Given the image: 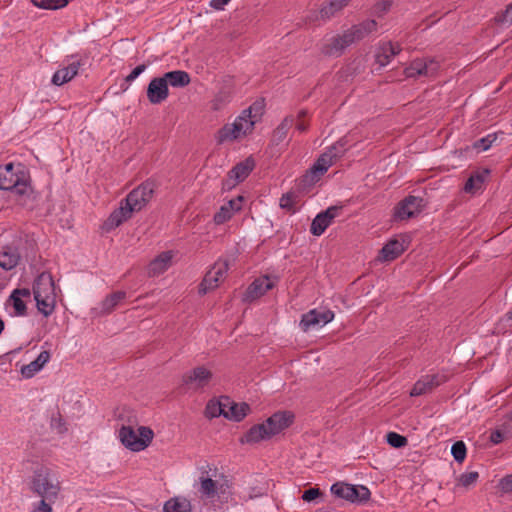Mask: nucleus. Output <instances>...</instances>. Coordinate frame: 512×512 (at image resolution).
Segmentation results:
<instances>
[{
    "instance_id": "obj_18",
    "label": "nucleus",
    "mask_w": 512,
    "mask_h": 512,
    "mask_svg": "<svg viewBox=\"0 0 512 512\" xmlns=\"http://www.w3.org/2000/svg\"><path fill=\"white\" fill-rule=\"evenodd\" d=\"M275 286V282L267 275L255 279L245 292V300L253 301L263 296Z\"/></svg>"
},
{
    "instance_id": "obj_30",
    "label": "nucleus",
    "mask_w": 512,
    "mask_h": 512,
    "mask_svg": "<svg viewBox=\"0 0 512 512\" xmlns=\"http://www.w3.org/2000/svg\"><path fill=\"white\" fill-rule=\"evenodd\" d=\"M241 128H239L235 121L232 124L224 125L216 135L217 143L223 144L228 141H234L242 137L240 134Z\"/></svg>"
},
{
    "instance_id": "obj_52",
    "label": "nucleus",
    "mask_w": 512,
    "mask_h": 512,
    "mask_svg": "<svg viewBox=\"0 0 512 512\" xmlns=\"http://www.w3.org/2000/svg\"><path fill=\"white\" fill-rule=\"evenodd\" d=\"M341 210V207L338 206H331L328 207L325 211L320 212L319 214L327 220V223L330 225L334 218H336L339 215V212Z\"/></svg>"
},
{
    "instance_id": "obj_6",
    "label": "nucleus",
    "mask_w": 512,
    "mask_h": 512,
    "mask_svg": "<svg viewBox=\"0 0 512 512\" xmlns=\"http://www.w3.org/2000/svg\"><path fill=\"white\" fill-rule=\"evenodd\" d=\"M228 270L229 261L222 258L218 259L199 284V294L205 295L209 291L217 288L219 284L224 281Z\"/></svg>"
},
{
    "instance_id": "obj_16",
    "label": "nucleus",
    "mask_w": 512,
    "mask_h": 512,
    "mask_svg": "<svg viewBox=\"0 0 512 512\" xmlns=\"http://www.w3.org/2000/svg\"><path fill=\"white\" fill-rule=\"evenodd\" d=\"M146 95L148 101L153 105L164 102L169 96V88L163 77L151 79L147 86Z\"/></svg>"
},
{
    "instance_id": "obj_56",
    "label": "nucleus",
    "mask_w": 512,
    "mask_h": 512,
    "mask_svg": "<svg viewBox=\"0 0 512 512\" xmlns=\"http://www.w3.org/2000/svg\"><path fill=\"white\" fill-rule=\"evenodd\" d=\"M243 196H237L234 199L229 200L225 205L233 213L238 212L242 208Z\"/></svg>"
},
{
    "instance_id": "obj_24",
    "label": "nucleus",
    "mask_w": 512,
    "mask_h": 512,
    "mask_svg": "<svg viewBox=\"0 0 512 512\" xmlns=\"http://www.w3.org/2000/svg\"><path fill=\"white\" fill-rule=\"evenodd\" d=\"M51 354L49 351H42L38 357L27 365H23L21 368V374L24 378H32L37 372H39L44 365L49 362Z\"/></svg>"
},
{
    "instance_id": "obj_13",
    "label": "nucleus",
    "mask_w": 512,
    "mask_h": 512,
    "mask_svg": "<svg viewBox=\"0 0 512 512\" xmlns=\"http://www.w3.org/2000/svg\"><path fill=\"white\" fill-rule=\"evenodd\" d=\"M447 381L448 376L444 373L424 375L413 385V388L410 391V395L413 397L424 395L433 391L435 388L446 383Z\"/></svg>"
},
{
    "instance_id": "obj_27",
    "label": "nucleus",
    "mask_w": 512,
    "mask_h": 512,
    "mask_svg": "<svg viewBox=\"0 0 512 512\" xmlns=\"http://www.w3.org/2000/svg\"><path fill=\"white\" fill-rule=\"evenodd\" d=\"M405 248L402 242L398 241L397 239H393L388 241L383 248L381 249V260L383 261H392L399 257L403 252Z\"/></svg>"
},
{
    "instance_id": "obj_7",
    "label": "nucleus",
    "mask_w": 512,
    "mask_h": 512,
    "mask_svg": "<svg viewBox=\"0 0 512 512\" xmlns=\"http://www.w3.org/2000/svg\"><path fill=\"white\" fill-rule=\"evenodd\" d=\"M155 184L151 181H145L134 188L125 198L124 204L128 211L138 212L144 208L153 197Z\"/></svg>"
},
{
    "instance_id": "obj_33",
    "label": "nucleus",
    "mask_w": 512,
    "mask_h": 512,
    "mask_svg": "<svg viewBox=\"0 0 512 512\" xmlns=\"http://www.w3.org/2000/svg\"><path fill=\"white\" fill-rule=\"evenodd\" d=\"M489 171L485 170L484 172H476L472 174L466 181L464 185V191L466 193L474 194L477 191H479L483 183L485 181L486 176L488 175Z\"/></svg>"
},
{
    "instance_id": "obj_11",
    "label": "nucleus",
    "mask_w": 512,
    "mask_h": 512,
    "mask_svg": "<svg viewBox=\"0 0 512 512\" xmlns=\"http://www.w3.org/2000/svg\"><path fill=\"white\" fill-rule=\"evenodd\" d=\"M352 34L349 28L343 34L331 37L321 46V53L326 56L341 55L346 47L357 41Z\"/></svg>"
},
{
    "instance_id": "obj_3",
    "label": "nucleus",
    "mask_w": 512,
    "mask_h": 512,
    "mask_svg": "<svg viewBox=\"0 0 512 512\" xmlns=\"http://www.w3.org/2000/svg\"><path fill=\"white\" fill-rule=\"evenodd\" d=\"M33 493L49 502H54L60 491V483L56 474L48 467L37 468L30 481Z\"/></svg>"
},
{
    "instance_id": "obj_45",
    "label": "nucleus",
    "mask_w": 512,
    "mask_h": 512,
    "mask_svg": "<svg viewBox=\"0 0 512 512\" xmlns=\"http://www.w3.org/2000/svg\"><path fill=\"white\" fill-rule=\"evenodd\" d=\"M9 302L14 308L15 315L17 316H25L27 313L26 303L20 297H17L13 293H11L9 297Z\"/></svg>"
},
{
    "instance_id": "obj_51",
    "label": "nucleus",
    "mask_w": 512,
    "mask_h": 512,
    "mask_svg": "<svg viewBox=\"0 0 512 512\" xmlns=\"http://www.w3.org/2000/svg\"><path fill=\"white\" fill-rule=\"evenodd\" d=\"M264 105L261 102L253 103L248 109L243 110L247 115L253 117L256 121L259 120L261 115L263 114Z\"/></svg>"
},
{
    "instance_id": "obj_26",
    "label": "nucleus",
    "mask_w": 512,
    "mask_h": 512,
    "mask_svg": "<svg viewBox=\"0 0 512 512\" xmlns=\"http://www.w3.org/2000/svg\"><path fill=\"white\" fill-rule=\"evenodd\" d=\"M162 77L167 83V87L170 85L174 88H183L187 86L191 81L190 75L183 70L169 71L165 73Z\"/></svg>"
},
{
    "instance_id": "obj_44",
    "label": "nucleus",
    "mask_w": 512,
    "mask_h": 512,
    "mask_svg": "<svg viewBox=\"0 0 512 512\" xmlns=\"http://www.w3.org/2000/svg\"><path fill=\"white\" fill-rule=\"evenodd\" d=\"M328 226L329 224L327 223V220H325L320 214H318L311 223L310 232L314 236H320L324 233Z\"/></svg>"
},
{
    "instance_id": "obj_12",
    "label": "nucleus",
    "mask_w": 512,
    "mask_h": 512,
    "mask_svg": "<svg viewBox=\"0 0 512 512\" xmlns=\"http://www.w3.org/2000/svg\"><path fill=\"white\" fill-rule=\"evenodd\" d=\"M352 34L349 28L343 34L331 37L321 46V53L326 56L341 55L346 47L357 41Z\"/></svg>"
},
{
    "instance_id": "obj_14",
    "label": "nucleus",
    "mask_w": 512,
    "mask_h": 512,
    "mask_svg": "<svg viewBox=\"0 0 512 512\" xmlns=\"http://www.w3.org/2000/svg\"><path fill=\"white\" fill-rule=\"evenodd\" d=\"M423 206L422 198L409 195L400 201L395 207L394 217L398 220L409 219L420 213Z\"/></svg>"
},
{
    "instance_id": "obj_34",
    "label": "nucleus",
    "mask_w": 512,
    "mask_h": 512,
    "mask_svg": "<svg viewBox=\"0 0 512 512\" xmlns=\"http://www.w3.org/2000/svg\"><path fill=\"white\" fill-rule=\"evenodd\" d=\"M125 298L126 293L124 291H116L107 295L101 302V312L104 314L111 313L114 308Z\"/></svg>"
},
{
    "instance_id": "obj_60",
    "label": "nucleus",
    "mask_w": 512,
    "mask_h": 512,
    "mask_svg": "<svg viewBox=\"0 0 512 512\" xmlns=\"http://www.w3.org/2000/svg\"><path fill=\"white\" fill-rule=\"evenodd\" d=\"M239 182H236V179L231 177L229 174L225 180L222 182V189L224 191H229L234 188Z\"/></svg>"
},
{
    "instance_id": "obj_46",
    "label": "nucleus",
    "mask_w": 512,
    "mask_h": 512,
    "mask_svg": "<svg viewBox=\"0 0 512 512\" xmlns=\"http://www.w3.org/2000/svg\"><path fill=\"white\" fill-rule=\"evenodd\" d=\"M466 452V446L463 441H457L452 445L451 453L457 462L461 463L464 461Z\"/></svg>"
},
{
    "instance_id": "obj_58",
    "label": "nucleus",
    "mask_w": 512,
    "mask_h": 512,
    "mask_svg": "<svg viewBox=\"0 0 512 512\" xmlns=\"http://www.w3.org/2000/svg\"><path fill=\"white\" fill-rule=\"evenodd\" d=\"M47 499H41L38 505L34 508L33 512H52V507Z\"/></svg>"
},
{
    "instance_id": "obj_47",
    "label": "nucleus",
    "mask_w": 512,
    "mask_h": 512,
    "mask_svg": "<svg viewBox=\"0 0 512 512\" xmlns=\"http://www.w3.org/2000/svg\"><path fill=\"white\" fill-rule=\"evenodd\" d=\"M234 213L228 209L226 205H222L218 212L214 215V222L217 225L224 224L232 218Z\"/></svg>"
},
{
    "instance_id": "obj_25",
    "label": "nucleus",
    "mask_w": 512,
    "mask_h": 512,
    "mask_svg": "<svg viewBox=\"0 0 512 512\" xmlns=\"http://www.w3.org/2000/svg\"><path fill=\"white\" fill-rule=\"evenodd\" d=\"M255 167L252 157L246 158L244 161L236 164L230 171L229 175L236 179V182L244 181Z\"/></svg>"
},
{
    "instance_id": "obj_62",
    "label": "nucleus",
    "mask_w": 512,
    "mask_h": 512,
    "mask_svg": "<svg viewBox=\"0 0 512 512\" xmlns=\"http://www.w3.org/2000/svg\"><path fill=\"white\" fill-rule=\"evenodd\" d=\"M501 22H512V3L506 8V10L499 17Z\"/></svg>"
},
{
    "instance_id": "obj_61",
    "label": "nucleus",
    "mask_w": 512,
    "mask_h": 512,
    "mask_svg": "<svg viewBox=\"0 0 512 512\" xmlns=\"http://www.w3.org/2000/svg\"><path fill=\"white\" fill-rule=\"evenodd\" d=\"M505 434L501 430H495L490 434V441L493 444H499L504 440Z\"/></svg>"
},
{
    "instance_id": "obj_41",
    "label": "nucleus",
    "mask_w": 512,
    "mask_h": 512,
    "mask_svg": "<svg viewBox=\"0 0 512 512\" xmlns=\"http://www.w3.org/2000/svg\"><path fill=\"white\" fill-rule=\"evenodd\" d=\"M503 134V132L488 134L485 137L475 141L473 147L478 151H486L493 145V143L496 142L498 136Z\"/></svg>"
},
{
    "instance_id": "obj_20",
    "label": "nucleus",
    "mask_w": 512,
    "mask_h": 512,
    "mask_svg": "<svg viewBox=\"0 0 512 512\" xmlns=\"http://www.w3.org/2000/svg\"><path fill=\"white\" fill-rule=\"evenodd\" d=\"M224 404L225 411H223V417L231 421L240 422L250 411L247 403H235L227 396H224Z\"/></svg>"
},
{
    "instance_id": "obj_2",
    "label": "nucleus",
    "mask_w": 512,
    "mask_h": 512,
    "mask_svg": "<svg viewBox=\"0 0 512 512\" xmlns=\"http://www.w3.org/2000/svg\"><path fill=\"white\" fill-rule=\"evenodd\" d=\"M0 190H9L18 196L32 192L30 174L21 163H7L0 166Z\"/></svg>"
},
{
    "instance_id": "obj_9",
    "label": "nucleus",
    "mask_w": 512,
    "mask_h": 512,
    "mask_svg": "<svg viewBox=\"0 0 512 512\" xmlns=\"http://www.w3.org/2000/svg\"><path fill=\"white\" fill-rule=\"evenodd\" d=\"M212 377L213 374L209 369L198 366L182 376V386L187 390H202L210 383Z\"/></svg>"
},
{
    "instance_id": "obj_39",
    "label": "nucleus",
    "mask_w": 512,
    "mask_h": 512,
    "mask_svg": "<svg viewBox=\"0 0 512 512\" xmlns=\"http://www.w3.org/2000/svg\"><path fill=\"white\" fill-rule=\"evenodd\" d=\"M200 492L206 498H213L217 493V482L209 477H200Z\"/></svg>"
},
{
    "instance_id": "obj_21",
    "label": "nucleus",
    "mask_w": 512,
    "mask_h": 512,
    "mask_svg": "<svg viewBox=\"0 0 512 512\" xmlns=\"http://www.w3.org/2000/svg\"><path fill=\"white\" fill-rule=\"evenodd\" d=\"M173 256L172 251H164L159 254L149 263L148 275L150 277H155L164 273L170 267Z\"/></svg>"
},
{
    "instance_id": "obj_54",
    "label": "nucleus",
    "mask_w": 512,
    "mask_h": 512,
    "mask_svg": "<svg viewBox=\"0 0 512 512\" xmlns=\"http://www.w3.org/2000/svg\"><path fill=\"white\" fill-rule=\"evenodd\" d=\"M322 495V492L319 488H309L304 491L302 495V499L306 502H311Z\"/></svg>"
},
{
    "instance_id": "obj_49",
    "label": "nucleus",
    "mask_w": 512,
    "mask_h": 512,
    "mask_svg": "<svg viewBox=\"0 0 512 512\" xmlns=\"http://www.w3.org/2000/svg\"><path fill=\"white\" fill-rule=\"evenodd\" d=\"M296 195L293 192H288L286 194H283L280 198V207L282 209H286L288 211L294 212V205L296 203Z\"/></svg>"
},
{
    "instance_id": "obj_28",
    "label": "nucleus",
    "mask_w": 512,
    "mask_h": 512,
    "mask_svg": "<svg viewBox=\"0 0 512 512\" xmlns=\"http://www.w3.org/2000/svg\"><path fill=\"white\" fill-rule=\"evenodd\" d=\"M20 255L16 248L4 247L0 251V267L4 270H11L18 265Z\"/></svg>"
},
{
    "instance_id": "obj_15",
    "label": "nucleus",
    "mask_w": 512,
    "mask_h": 512,
    "mask_svg": "<svg viewBox=\"0 0 512 512\" xmlns=\"http://www.w3.org/2000/svg\"><path fill=\"white\" fill-rule=\"evenodd\" d=\"M333 318L334 312L331 310H325L321 312L317 309H312L302 315L299 325L304 332H307L311 328L321 327L331 322Z\"/></svg>"
},
{
    "instance_id": "obj_38",
    "label": "nucleus",
    "mask_w": 512,
    "mask_h": 512,
    "mask_svg": "<svg viewBox=\"0 0 512 512\" xmlns=\"http://www.w3.org/2000/svg\"><path fill=\"white\" fill-rule=\"evenodd\" d=\"M294 124H295L294 116L293 115L286 116L274 131V136L277 138V140L282 141L286 137L287 132L290 130V128Z\"/></svg>"
},
{
    "instance_id": "obj_8",
    "label": "nucleus",
    "mask_w": 512,
    "mask_h": 512,
    "mask_svg": "<svg viewBox=\"0 0 512 512\" xmlns=\"http://www.w3.org/2000/svg\"><path fill=\"white\" fill-rule=\"evenodd\" d=\"M439 69L440 63L434 58H417L405 68L404 73L407 78L434 77Z\"/></svg>"
},
{
    "instance_id": "obj_10",
    "label": "nucleus",
    "mask_w": 512,
    "mask_h": 512,
    "mask_svg": "<svg viewBox=\"0 0 512 512\" xmlns=\"http://www.w3.org/2000/svg\"><path fill=\"white\" fill-rule=\"evenodd\" d=\"M334 164L330 154L322 153L312 167L306 171L301 178L303 187L312 186L317 183L327 170Z\"/></svg>"
},
{
    "instance_id": "obj_32",
    "label": "nucleus",
    "mask_w": 512,
    "mask_h": 512,
    "mask_svg": "<svg viewBox=\"0 0 512 512\" xmlns=\"http://www.w3.org/2000/svg\"><path fill=\"white\" fill-rule=\"evenodd\" d=\"M350 29L353 33L352 35H354L355 39L359 41L368 36L370 33L376 31L377 22L372 19L366 20L357 25H353Z\"/></svg>"
},
{
    "instance_id": "obj_63",
    "label": "nucleus",
    "mask_w": 512,
    "mask_h": 512,
    "mask_svg": "<svg viewBox=\"0 0 512 512\" xmlns=\"http://www.w3.org/2000/svg\"><path fill=\"white\" fill-rule=\"evenodd\" d=\"M12 293L14 295H16L17 297H20L21 299L22 298H30V296H31V292L28 288H17L15 290H13Z\"/></svg>"
},
{
    "instance_id": "obj_59",
    "label": "nucleus",
    "mask_w": 512,
    "mask_h": 512,
    "mask_svg": "<svg viewBox=\"0 0 512 512\" xmlns=\"http://www.w3.org/2000/svg\"><path fill=\"white\" fill-rule=\"evenodd\" d=\"M216 495H218L219 499L227 501L230 495L229 486L224 484H221L219 487L217 486Z\"/></svg>"
},
{
    "instance_id": "obj_36",
    "label": "nucleus",
    "mask_w": 512,
    "mask_h": 512,
    "mask_svg": "<svg viewBox=\"0 0 512 512\" xmlns=\"http://www.w3.org/2000/svg\"><path fill=\"white\" fill-rule=\"evenodd\" d=\"M256 122L257 121L253 117L247 115L244 111H242V113L235 119L236 125L241 128L240 134L242 137L252 132Z\"/></svg>"
},
{
    "instance_id": "obj_55",
    "label": "nucleus",
    "mask_w": 512,
    "mask_h": 512,
    "mask_svg": "<svg viewBox=\"0 0 512 512\" xmlns=\"http://www.w3.org/2000/svg\"><path fill=\"white\" fill-rule=\"evenodd\" d=\"M147 66L145 64H140L137 67H135L129 75L126 76L125 82L130 84L133 82L141 73H143L146 70Z\"/></svg>"
},
{
    "instance_id": "obj_42",
    "label": "nucleus",
    "mask_w": 512,
    "mask_h": 512,
    "mask_svg": "<svg viewBox=\"0 0 512 512\" xmlns=\"http://www.w3.org/2000/svg\"><path fill=\"white\" fill-rule=\"evenodd\" d=\"M340 10H342L340 6L333 0H330L328 3L324 4L321 7L319 15L321 19L327 20L334 16Z\"/></svg>"
},
{
    "instance_id": "obj_17",
    "label": "nucleus",
    "mask_w": 512,
    "mask_h": 512,
    "mask_svg": "<svg viewBox=\"0 0 512 512\" xmlns=\"http://www.w3.org/2000/svg\"><path fill=\"white\" fill-rule=\"evenodd\" d=\"M75 55L69 57L71 62L67 66L58 69L52 76L51 82L56 86H61L71 81L79 72L80 67L84 64L81 59H76Z\"/></svg>"
},
{
    "instance_id": "obj_53",
    "label": "nucleus",
    "mask_w": 512,
    "mask_h": 512,
    "mask_svg": "<svg viewBox=\"0 0 512 512\" xmlns=\"http://www.w3.org/2000/svg\"><path fill=\"white\" fill-rule=\"evenodd\" d=\"M392 5L391 0H382L376 3L373 7V12L377 16H381L386 13Z\"/></svg>"
},
{
    "instance_id": "obj_40",
    "label": "nucleus",
    "mask_w": 512,
    "mask_h": 512,
    "mask_svg": "<svg viewBox=\"0 0 512 512\" xmlns=\"http://www.w3.org/2000/svg\"><path fill=\"white\" fill-rule=\"evenodd\" d=\"M32 4L38 8L46 10H58L68 5V0H31Z\"/></svg>"
},
{
    "instance_id": "obj_4",
    "label": "nucleus",
    "mask_w": 512,
    "mask_h": 512,
    "mask_svg": "<svg viewBox=\"0 0 512 512\" xmlns=\"http://www.w3.org/2000/svg\"><path fill=\"white\" fill-rule=\"evenodd\" d=\"M154 432L151 428L140 426L135 430L132 426L123 425L119 430L121 443L131 451H142L152 442Z\"/></svg>"
},
{
    "instance_id": "obj_1",
    "label": "nucleus",
    "mask_w": 512,
    "mask_h": 512,
    "mask_svg": "<svg viewBox=\"0 0 512 512\" xmlns=\"http://www.w3.org/2000/svg\"><path fill=\"white\" fill-rule=\"evenodd\" d=\"M294 415L290 411H278L265 422L253 425L241 438L242 444H255L269 440L292 425Z\"/></svg>"
},
{
    "instance_id": "obj_35",
    "label": "nucleus",
    "mask_w": 512,
    "mask_h": 512,
    "mask_svg": "<svg viewBox=\"0 0 512 512\" xmlns=\"http://www.w3.org/2000/svg\"><path fill=\"white\" fill-rule=\"evenodd\" d=\"M37 309L45 317L50 316L55 309L56 296L38 297L34 296Z\"/></svg>"
},
{
    "instance_id": "obj_48",
    "label": "nucleus",
    "mask_w": 512,
    "mask_h": 512,
    "mask_svg": "<svg viewBox=\"0 0 512 512\" xmlns=\"http://www.w3.org/2000/svg\"><path fill=\"white\" fill-rule=\"evenodd\" d=\"M387 442L394 448H402L407 445V438L396 432H389L387 434Z\"/></svg>"
},
{
    "instance_id": "obj_5",
    "label": "nucleus",
    "mask_w": 512,
    "mask_h": 512,
    "mask_svg": "<svg viewBox=\"0 0 512 512\" xmlns=\"http://www.w3.org/2000/svg\"><path fill=\"white\" fill-rule=\"evenodd\" d=\"M330 490L335 497L351 503H366L371 497L370 490L364 485L336 482L331 486Z\"/></svg>"
},
{
    "instance_id": "obj_23",
    "label": "nucleus",
    "mask_w": 512,
    "mask_h": 512,
    "mask_svg": "<svg viewBox=\"0 0 512 512\" xmlns=\"http://www.w3.org/2000/svg\"><path fill=\"white\" fill-rule=\"evenodd\" d=\"M131 215L132 212L128 211V207L123 202H121V206L114 210L104 222V228L107 231L113 230L128 220Z\"/></svg>"
},
{
    "instance_id": "obj_50",
    "label": "nucleus",
    "mask_w": 512,
    "mask_h": 512,
    "mask_svg": "<svg viewBox=\"0 0 512 512\" xmlns=\"http://www.w3.org/2000/svg\"><path fill=\"white\" fill-rule=\"evenodd\" d=\"M478 477H479L478 472H475V471L466 472V473L461 474V476L459 478V483L463 487H469V486L473 485L474 483H476Z\"/></svg>"
},
{
    "instance_id": "obj_43",
    "label": "nucleus",
    "mask_w": 512,
    "mask_h": 512,
    "mask_svg": "<svg viewBox=\"0 0 512 512\" xmlns=\"http://www.w3.org/2000/svg\"><path fill=\"white\" fill-rule=\"evenodd\" d=\"M345 144L346 142L340 139L325 151L327 154H330L334 163L344 155L346 151Z\"/></svg>"
},
{
    "instance_id": "obj_22",
    "label": "nucleus",
    "mask_w": 512,
    "mask_h": 512,
    "mask_svg": "<svg viewBox=\"0 0 512 512\" xmlns=\"http://www.w3.org/2000/svg\"><path fill=\"white\" fill-rule=\"evenodd\" d=\"M401 47L398 43L387 42L379 46L378 51L375 55L376 62L380 66H386L390 63L391 59L399 54Z\"/></svg>"
},
{
    "instance_id": "obj_29",
    "label": "nucleus",
    "mask_w": 512,
    "mask_h": 512,
    "mask_svg": "<svg viewBox=\"0 0 512 512\" xmlns=\"http://www.w3.org/2000/svg\"><path fill=\"white\" fill-rule=\"evenodd\" d=\"M164 512H192V506L185 497H172L164 503Z\"/></svg>"
},
{
    "instance_id": "obj_37",
    "label": "nucleus",
    "mask_w": 512,
    "mask_h": 512,
    "mask_svg": "<svg viewBox=\"0 0 512 512\" xmlns=\"http://www.w3.org/2000/svg\"><path fill=\"white\" fill-rule=\"evenodd\" d=\"M223 411H225L224 397H221L219 400H210L205 407V416L207 418H216L219 416H223Z\"/></svg>"
},
{
    "instance_id": "obj_57",
    "label": "nucleus",
    "mask_w": 512,
    "mask_h": 512,
    "mask_svg": "<svg viewBox=\"0 0 512 512\" xmlns=\"http://www.w3.org/2000/svg\"><path fill=\"white\" fill-rule=\"evenodd\" d=\"M499 486L503 492H512V474L503 477Z\"/></svg>"
},
{
    "instance_id": "obj_19",
    "label": "nucleus",
    "mask_w": 512,
    "mask_h": 512,
    "mask_svg": "<svg viewBox=\"0 0 512 512\" xmlns=\"http://www.w3.org/2000/svg\"><path fill=\"white\" fill-rule=\"evenodd\" d=\"M33 294L38 297L56 296L55 283L49 272L39 274L33 284Z\"/></svg>"
},
{
    "instance_id": "obj_64",
    "label": "nucleus",
    "mask_w": 512,
    "mask_h": 512,
    "mask_svg": "<svg viewBox=\"0 0 512 512\" xmlns=\"http://www.w3.org/2000/svg\"><path fill=\"white\" fill-rule=\"evenodd\" d=\"M230 0H211L210 6L215 10H223Z\"/></svg>"
},
{
    "instance_id": "obj_31",
    "label": "nucleus",
    "mask_w": 512,
    "mask_h": 512,
    "mask_svg": "<svg viewBox=\"0 0 512 512\" xmlns=\"http://www.w3.org/2000/svg\"><path fill=\"white\" fill-rule=\"evenodd\" d=\"M233 91L230 86L222 87L211 101V109L220 111L225 108L232 100Z\"/></svg>"
}]
</instances>
